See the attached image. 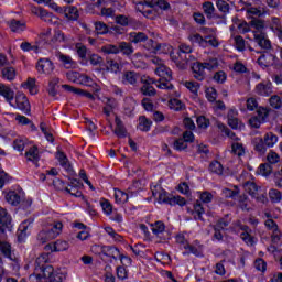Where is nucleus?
Listing matches in <instances>:
<instances>
[{"mask_svg":"<svg viewBox=\"0 0 282 282\" xmlns=\"http://www.w3.org/2000/svg\"><path fill=\"white\" fill-rule=\"evenodd\" d=\"M45 250H50L51 252H65V250H69V242L56 240L54 243L46 245Z\"/></svg>","mask_w":282,"mask_h":282,"instance_id":"obj_8","label":"nucleus"},{"mask_svg":"<svg viewBox=\"0 0 282 282\" xmlns=\"http://www.w3.org/2000/svg\"><path fill=\"white\" fill-rule=\"evenodd\" d=\"M154 85H156L158 89H173V84H171V80L166 79L154 80Z\"/></svg>","mask_w":282,"mask_h":282,"instance_id":"obj_56","label":"nucleus"},{"mask_svg":"<svg viewBox=\"0 0 282 282\" xmlns=\"http://www.w3.org/2000/svg\"><path fill=\"white\" fill-rule=\"evenodd\" d=\"M15 102L20 111H23L24 113H30V101L24 94H18L15 96Z\"/></svg>","mask_w":282,"mask_h":282,"instance_id":"obj_11","label":"nucleus"},{"mask_svg":"<svg viewBox=\"0 0 282 282\" xmlns=\"http://www.w3.org/2000/svg\"><path fill=\"white\" fill-rule=\"evenodd\" d=\"M254 91L258 96H265V97L272 96V83L270 82L259 83L256 86Z\"/></svg>","mask_w":282,"mask_h":282,"instance_id":"obj_12","label":"nucleus"},{"mask_svg":"<svg viewBox=\"0 0 282 282\" xmlns=\"http://www.w3.org/2000/svg\"><path fill=\"white\" fill-rule=\"evenodd\" d=\"M104 54H119L118 44H106L101 46Z\"/></svg>","mask_w":282,"mask_h":282,"instance_id":"obj_57","label":"nucleus"},{"mask_svg":"<svg viewBox=\"0 0 282 282\" xmlns=\"http://www.w3.org/2000/svg\"><path fill=\"white\" fill-rule=\"evenodd\" d=\"M101 254H104V257L112 259L113 261H118L119 258L121 263H127L128 265H131V258L120 253V249L115 246H102Z\"/></svg>","mask_w":282,"mask_h":282,"instance_id":"obj_2","label":"nucleus"},{"mask_svg":"<svg viewBox=\"0 0 282 282\" xmlns=\"http://www.w3.org/2000/svg\"><path fill=\"white\" fill-rule=\"evenodd\" d=\"M145 6L148 8H160L161 10H169L171 4L166 0H145Z\"/></svg>","mask_w":282,"mask_h":282,"instance_id":"obj_24","label":"nucleus"},{"mask_svg":"<svg viewBox=\"0 0 282 282\" xmlns=\"http://www.w3.org/2000/svg\"><path fill=\"white\" fill-rule=\"evenodd\" d=\"M204 213L205 210H204V206H202V202L196 200V203L194 204V212H193L194 218L196 220L204 221V217H203Z\"/></svg>","mask_w":282,"mask_h":282,"instance_id":"obj_34","label":"nucleus"},{"mask_svg":"<svg viewBox=\"0 0 282 282\" xmlns=\"http://www.w3.org/2000/svg\"><path fill=\"white\" fill-rule=\"evenodd\" d=\"M50 261V253H42L35 259V270L37 269L43 274V270L47 268L45 263Z\"/></svg>","mask_w":282,"mask_h":282,"instance_id":"obj_19","label":"nucleus"},{"mask_svg":"<svg viewBox=\"0 0 282 282\" xmlns=\"http://www.w3.org/2000/svg\"><path fill=\"white\" fill-rule=\"evenodd\" d=\"M159 203L160 204H170V206H186V198L182 196H171L166 191L161 189L159 192Z\"/></svg>","mask_w":282,"mask_h":282,"instance_id":"obj_3","label":"nucleus"},{"mask_svg":"<svg viewBox=\"0 0 282 282\" xmlns=\"http://www.w3.org/2000/svg\"><path fill=\"white\" fill-rule=\"evenodd\" d=\"M151 85H155V80H153V79H147L145 82H144V84H143V86L141 87V94L143 95V96H149V97H151V96H155L156 94H158V91L154 89V87L153 86H151Z\"/></svg>","mask_w":282,"mask_h":282,"instance_id":"obj_15","label":"nucleus"},{"mask_svg":"<svg viewBox=\"0 0 282 282\" xmlns=\"http://www.w3.org/2000/svg\"><path fill=\"white\" fill-rule=\"evenodd\" d=\"M137 10L138 12H141L145 19H150L151 21L158 17V11L151 7H148L147 2H139L137 4Z\"/></svg>","mask_w":282,"mask_h":282,"instance_id":"obj_7","label":"nucleus"},{"mask_svg":"<svg viewBox=\"0 0 282 282\" xmlns=\"http://www.w3.org/2000/svg\"><path fill=\"white\" fill-rule=\"evenodd\" d=\"M202 64L205 67V69H207L208 72H214V69H217L219 67V59H217L216 57H213L205 61Z\"/></svg>","mask_w":282,"mask_h":282,"instance_id":"obj_40","label":"nucleus"},{"mask_svg":"<svg viewBox=\"0 0 282 282\" xmlns=\"http://www.w3.org/2000/svg\"><path fill=\"white\" fill-rule=\"evenodd\" d=\"M2 78L6 80H14L17 78V70L12 66L2 68Z\"/></svg>","mask_w":282,"mask_h":282,"instance_id":"obj_37","label":"nucleus"},{"mask_svg":"<svg viewBox=\"0 0 282 282\" xmlns=\"http://www.w3.org/2000/svg\"><path fill=\"white\" fill-rule=\"evenodd\" d=\"M155 74L162 78L163 80H172L173 73L171 68L166 67V65H160L155 68Z\"/></svg>","mask_w":282,"mask_h":282,"instance_id":"obj_16","label":"nucleus"},{"mask_svg":"<svg viewBox=\"0 0 282 282\" xmlns=\"http://www.w3.org/2000/svg\"><path fill=\"white\" fill-rule=\"evenodd\" d=\"M56 159L58 160L61 166L65 169L66 171H69V160H67V155L63 153L62 151H57Z\"/></svg>","mask_w":282,"mask_h":282,"instance_id":"obj_47","label":"nucleus"},{"mask_svg":"<svg viewBox=\"0 0 282 282\" xmlns=\"http://www.w3.org/2000/svg\"><path fill=\"white\" fill-rule=\"evenodd\" d=\"M43 279H45V276L39 269H35L34 273L29 276L30 282H43Z\"/></svg>","mask_w":282,"mask_h":282,"instance_id":"obj_64","label":"nucleus"},{"mask_svg":"<svg viewBox=\"0 0 282 282\" xmlns=\"http://www.w3.org/2000/svg\"><path fill=\"white\" fill-rule=\"evenodd\" d=\"M207 35L205 36L206 47L210 45L212 47H219V41H217V37H215V29H205Z\"/></svg>","mask_w":282,"mask_h":282,"instance_id":"obj_21","label":"nucleus"},{"mask_svg":"<svg viewBox=\"0 0 282 282\" xmlns=\"http://www.w3.org/2000/svg\"><path fill=\"white\" fill-rule=\"evenodd\" d=\"M269 102L273 109H281L282 107V99L279 95H272L269 99Z\"/></svg>","mask_w":282,"mask_h":282,"instance_id":"obj_58","label":"nucleus"},{"mask_svg":"<svg viewBox=\"0 0 282 282\" xmlns=\"http://www.w3.org/2000/svg\"><path fill=\"white\" fill-rule=\"evenodd\" d=\"M240 238L242 239V241H245V243H247V246H254V243H257V239L252 237L250 232L240 234Z\"/></svg>","mask_w":282,"mask_h":282,"instance_id":"obj_61","label":"nucleus"},{"mask_svg":"<svg viewBox=\"0 0 282 282\" xmlns=\"http://www.w3.org/2000/svg\"><path fill=\"white\" fill-rule=\"evenodd\" d=\"M55 235L50 234L47 229H44L39 232L37 239L41 241V243H47V241H52L54 239Z\"/></svg>","mask_w":282,"mask_h":282,"instance_id":"obj_44","label":"nucleus"},{"mask_svg":"<svg viewBox=\"0 0 282 282\" xmlns=\"http://www.w3.org/2000/svg\"><path fill=\"white\" fill-rule=\"evenodd\" d=\"M253 39L259 47H261L262 50H270V47H272L268 35H265V33L263 32H253Z\"/></svg>","mask_w":282,"mask_h":282,"instance_id":"obj_9","label":"nucleus"},{"mask_svg":"<svg viewBox=\"0 0 282 282\" xmlns=\"http://www.w3.org/2000/svg\"><path fill=\"white\" fill-rule=\"evenodd\" d=\"M66 14L72 19L73 21H76L79 17L80 13L78 12V8L70 6L65 10Z\"/></svg>","mask_w":282,"mask_h":282,"instance_id":"obj_59","label":"nucleus"},{"mask_svg":"<svg viewBox=\"0 0 282 282\" xmlns=\"http://www.w3.org/2000/svg\"><path fill=\"white\" fill-rule=\"evenodd\" d=\"M248 14L251 17H263V14H268V8L267 7H250L247 9Z\"/></svg>","mask_w":282,"mask_h":282,"instance_id":"obj_35","label":"nucleus"},{"mask_svg":"<svg viewBox=\"0 0 282 282\" xmlns=\"http://www.w3.org/2000/svg\"><path fill=\"white\" fill-rule=\"evenodd\" d=\"M36 69L39 74L50 75L52 74V72H54V63H52V61H50L48 58L39 59L36 64Z\"/></svg>","mask_w":282,"mask_h":282,"instance_id":"obj_6","label":"nucleus"},{"mask_svg":"<svg viewBox=\"0 0 282 282\" xmlns=\"http://www.w3.org/2000/svg\"><path fill=\"white\" fill-rule=\"evenodd\" d=\"M234 45L238 52H243L246 50V40L241 35H236L234 36Z\"/></svg>","mask_w":282,"mask_h":282,"instance_id":"obj_53","label":"nucleus"},{"mask_svg":"<svg viewBox=\"0 0 282 282\" xmlns=\"http://www.w3.org/2000/svg\"><path fill=\"white\" fill-rule=\"evenodd\" d=\"M115 199H116L117 204H127V202H129V194H127L120 189H116L115 191Z\"/></svg>","mask_w":282,"mask_h":282,"instance_id":"obj_46","label":"nucleus"},{"mask_svg":"<svg viewBox=\"0 0 282 282\" xmlns=\"http://www.w3.org/2000/svg\"><path fill=\"white\" fill-rule=\"evenodd\" d=\"M256 113V117L260 119L261 122L265 123L268 116H270V110H268L265 107H259L257 108Z\"/></svg>","mask_w":282,"mask_h":282,"instance_id":"obj_51","label":"nucleus"},{"mask_svg":"<svg viewBox=\"0 0 282 282\" xmlns=\"http://www.w3.org/2000/svg\"><path fill=\"white\" fill-rule=\"evenodd\" d=\"M48 231L50 235H55L54 239H56V237H58V235H61V232H63V223L61 221H55L51 228L46 229Z\"/></svg>","mask_w":282,"mask_h":282,"instance_id":"obj_42","label":"nucleus"},{"mask_svg":"<svg viewBox=\"0 0 282 282\" xmlns=\"http://www.w3.org/2000/svg\"><path fill=\"white\" fill-rule=\"evenodd\" d=\"M243 188L246 193L251 195V197H257V194L261 191V187H259L254 182L245 183Z\"/></svg>","mask_w":282,"mask_h":282,"instance_id":"obj_33","label":"nucleus"},{"mask_svg":"<svg viewBox=\"0 0 282 282\" xmlns=\"http://www.w3.org/2000/svg\"><path fill=\"white\" fill-rule=\"evenodd\" d=\"M203 11L205 17H207V19H219V15H217L216 9H215V4H213V2L210 1H206L203 3Z\"/></svg>","mask_w":282,"mask_h":282,"instance_id":"obj_17","label":"nucleus"},{"mask_svg":"<svg viewBox=\"0 0 282 282\" xmlns=\"http://www.w3.org/2000/svg\"><path fill=\"white\" fill-rule=\"evenodd\" d=\"M272 58H274L273 55L269 54H262L260 55V57L258 58V65H260V67H262V69H265V67H270V65H272Z\"/></svg>","mask_w":282,"mask_h":282,"instance_id":"obj_38","label":"nucleus"},{"mask_svg":"<svg viewBox=\"0 0 282 282\" xmlns=\"http://www.w3.org/2000/svg\"><path fill=\"white\" fill-rule=\"evenodd\" d=\"M0 96L6 98L7 102L10 104L14 100V91L12 90V88L3 84H0Z\"/></svg>","mask_w":282,"mask_h":282,"instance_id":"obj_26","label":"nucleus"},{"mask_svg":"<svg viewBox=\"0 0 282 282\" xmlns=\"http://www.w3.org/2000/svg\"><path fill=\"white\" fill-rule=\"evenodd\" d=\"M262 141L264 142L265 147H268V149H272V147L279 142V137L274 134V132H267Z\"/></svg>","mask_w":282,"mask_h":282,"instance_id":"obj_30","label":"nucleus"},{"mask_svg":"<svg viewBox=\"0 0 282 282\" xmlns=\"http://www.w3.org/2000/svg\"><path fill=\"white\" fill-rule=\"evenodd\" d=\"M194 78L196 80H205L206 79V68L203 63L195 62L192 66Z\"/></svg>","mask_w":282,"mask_h":282,"instance_id":"obj_13","label":"nucleus"},{"mask_svg":"<svg viewBox=\"0 0 282 282\" xmlns=\"http://www.w3.org/2000/svg\"><path fill=\"white\" fill-rule=\"evenodd\" d=\"M254 151L259 153V155H265V151H268V145H265V142L263 139H258L254 143Z\"/></svg>","mask_w":282,"mask_h":282,"instance_id":"obj_49","label":"nucleus"},{"mask_svg":"<svg viewBox=\"0 0 282 282\" xmlns=\"http://www.w3.org/2000/svg\"><path fill=\"white\" fill-rule=\"evenodd\" d=\"M231 153H234V155H238V158L246 155V149L243 148V143H240L239 141H235L231 144Z\"/></svg>","mask_w":282,"mask_h":282,"instance_id":"obj_36","label":"nucleus"},{"mask_svg":"<svg viewBox=\"0 0 282 282\" xmlns=\"http://www.w3.org/2000/svg\"><path fill=\"white\" fill-rule=\"evenodd\" d=\"M189 41L194 45H199V47H206L205 37H203L199 33L189 35Z\"/></svg>","mask_w":282,"mask_h":282,"instance_id":"obj_43","label":"nucleus"},{"mask_svg":"<svg viewBox=\"0 0 282 282\" xmlns=\"http://www.w3.org/2000/svg\"><path fill=\"white\" fill-rule=\"evenodd\" d=\"M119 54H123V56H131L133 54V45L129 42H119L118 43Z\"/></svg>","mask_w":282,"mask_h":282,"instance_id":"obj_32","label":"nucleus"},{"mask_svg":"<svg viewBox=\"0 0 282 282\" xmlns=\"http://www.w3.org/2000/svg\"><path fill=\"white\" fill-rule=\"evenodd\" d=\"M106 68L108 72H111L112 74H118L120 72V64L115 59H107Z\"/></svg>","mask_w":282,"mask_h":282,"instance_id":"obj_48","label":"nucleus"},{"mask_svg":"<svg viewBox=\"0 0 282 282\" xmlns=\"http://www.w3.org/2000/svg\"><path fill=\"white\" fill-rule=\"evenodd\" d=\"M40 129L42 133H44L47 142H54V134H52V130L50 129V127H47V123L42 122L40 124Z\"/></svg>","mask_w":282,"mask_h":282,"instance_id":"obj_50","label":"nucleus"},{"mask_svg":"<svg viewBox=\"0 0 282 282\" xmlns=\"http://www.w3.org/2000/svg\"><path fill=\"white\" fill-rule=\"evenodd\" d=\"M227 119L231 129H241V121L237 118V111L230 110L227 115Z\"/></svg>","mask_w":282,"mask_h":282,"instance_id":"obj_22","label":"nucleus"},{"mask_svg":"<svg viewBox=\"0 0 282 282\" xmlns=\"http://www.w3.org/2000/svg\"><path fill=\"white\" fill-rule=\"evenodd\" d=\"M152 226V232L153 235H156V237H162L164 230H166V226L162 221H155Z\"/></svg>","mask_w":282,"mask_h":282,"instance_id":"obj_41","label":"nucleus"},{"mask_svg":"<svg viewBox=\"0 0 282 282\" xmlns=\"http://www.w3.org/2000/svg\"><path fill=\"white\" fill-rule=\"evenodd\" d=\"M12 230V217L6 209L0 207V252L7 259L14 261L12 258V246L6 241V232Z\"/></svg>","mask_w":282,"mask_h":282,"instance_id":"obj_1","label":"nucleus"},{"mask_svg":"<svg viewBox=\"0 0 282 282\" xmlns=\"http://www.w3.org/2000/svg\"><path fill=\"white\" fill-rule=\"evenodd\" d=\"M153 124V121L151 119L147 118L145 116L139 117V124L138 129L143 132H149L151 131V127Z\"/></svg>","mask_w":282,"mask_h":282,"instance_id":"obj_27","label":"nucleus"},{"mask_svg":"<svg viewBox=\"0 0 282 282\" xmlns=\"http://www.w3.org/2000/svg\"><path fill=\"white\" fill-rule=\"evenodd\" d=\"M8 25L11 30V32H15L17 34H21V32H25V23L21 22L19 20H11L8 22Z\"/></svg>","mask_w":282,"mask_h":282,"instance_id":"obj_25","label":"nucleus"},{"mask_svg":"<svg viewBox=\"0 0 282 282\" xmlns=\"http://www.w3.org/2000/svg\"><path fill=\"white\" fill-rule=\"evenodd\" d=\"M23 192L10 191L9 193L6 194V200L11 206H19V204L23 202Z\"/></svg>","mask_w":282,"mask_h":282,"instance_id":"obj_10","label":"nucleus"},{"mask_svg":"<svg viewBox=\"0 0 282 282\" xmlns=\"http://www.w3.org/2000/svg\"><path fill=\"white\" fill-rule=\"evenodd\" d=\"M55 56L66 69H73V67H76V62L72 58V56L65 55L61 52H57Z\"/></svg>","mask_w":282,"mask_h":282,"instance_id":"obj_14","label":"nucleus"},{"mask_svg":"<svg viewBox=\"0 0 282 282\" xmlns=\"http://www.w3.org/2000/svg\"><path fill=\"white\" fill-rule=\"evenodd\" d=\"M206 98L208 102H215L217 100V89L209 87L206 89Z\"/></svg>","mask_w":282,"mask_h":282,"instance_id":"obj_63","label":"nucleus"},{"mask_svg":"<svg viewBox=\"0 0 282 282\" xmlns=\"http://www.w3.org/2000/svg\"><path fill=\"white\" fill-rule=\"evenodd\" d=\"M269 199H271L272 204H280L282 200V194L279 189H270L269 191Z\"/></svg>","mask_w":282,"mask_h":282,"instance_id":"obj_52","label":"nucleus"},{"mask_svg":"<svg viewBox=\"0 0 282 282\" xmlns=\"http://www.w3.org/2000/svg\"><path fill=\"white\" fill-rule=\"evenodd\" d=\"M145 44L143 45V47L150 52V54H158V52H160V47H162V44L151 40V39H148L145 42Z\"/></svg>","mask_w":282,"mask_h":282,"instance_id":"obj_28","label":"nucleus"},{"mask_svg":"<svg viewBox=\"0 0 282 282\" xmlns=\"http://www.w3.org/2000/svg\"><path fill=\"white\" fill-rule=\"evenodd\" d=\"M115 134L117 138H127V128H124V123H122V119L120 117L115 118Z\"/></svg>","mask_w":282,"mask_h":282,"instance_id":"obj_18","label":"nucleus"},{"mask_svg":"<svg viewBox=\"0 0 282 282\" xmlns=\"http://www.w3.org/2000/svg\"><path fill=\"white\" fill-rule=\"evenodd\" d=\"M23 87H25L26 89H29L30 94H32V96L36 95L39 93V90L36 89V79L35 78H28L26 82H24L22 84Z\"/></svg>","mask_w":282,"mask_h":282,"instance_id":"obj_39","label":"nucleus"},{"mask_svg":"<svg viewBox=\"0 0 282 282\" xmlns=\"http://www.w3.org/2000/svg\"><path fill=\"white\" fill-rule=\"evenodd\" d=\"M192 58H194L193 55L186 53H177V55L172 56V59L174 61L178 69H186Z\"/></svg>","mask_w":282,"mask_h":282,"instance_id":"obj_5","label":"nucleus"},{"mask_svg":"<svg viewBox=\"0 0 282 282\" xmlns=\"http://www.w3.org/2000/svg\"><path fill=\"white\" fill-rule=\"evenodd\" d=\"M170 108H172L174 111H182V109H184V104L182 100L173 98L170 100Z\"/></svg>","mask_w":282,"mask_h":282,"instance_id":"obj_62","label":"nucleus"},{"mask_svg":"<svg viewBox=\"0 0 282 282\" xmlns=\"http://www.w3.org/2000/svg\"><path fill=\"white\" fill-rule=\"evenodd\" d=\"M250 25L251 28H254V32H263V30L265 29V21L259 19V18H253L250 21Z\"/></svg>","mask_w":282,"mask_h":282,"instance_id":"obj_45","label":"nucleus"},{"mask_svg":"<svg viewBox=\"0 0 282 282\" xmlns=\"http://www.w3.org/2000/svg\"><path fill=\"white\" fill-rule=\"evenodd\" d=\"M95 30L97 32V34H107L109 32V26H107V24H105V22H95Z\"/></svg>","mask_w":282,"mask_h":282,"instance_id":"obj_60","label":"nucleus"},{"mask_svg":"<svg viewBox=\"0 0 282 282\" xmlns=\"http://www.w3.org/2000/svg\"><path fill=\"white\" fill-rule=\"evenodd\" d=\"M63 89L66 91H70L72 94H76L77 96H85V98H88V100H94L95 97L91 95V93L84 91L83 89L75 88L69 85H63Z\"/></svg>","mask_w":282,"mask_h":282,"instance_id":"obj_20","label":"nucleus"},{"mask_svg":"<svg viewBox=\"0 0 282 282\" xmlns=\"http://www.w3.org/2000/svg\"><path fill=\"white\" fill-rule=\"evenodd\" d=\"M140 75L133 70H128L123 73V83L127 85H135L138 83Z\"/></svg>","mask_w":282,"mask_h":282,"instance_id":"obj_29","label":"nucleus"},{"mask_svg":"<svg viewBox=\"0 0 282 282\" xmlns=\"http://www.w3.org/2000/svg\"><path fill=\"white\" fill-rule=\"evenodd\" d=\"M33 220H24L20 226H19V234L18 237H26L28 236V229L30 228V225L32 224Z\"/></svg>","mask_w":282,"mask_h":282,"instance_id":"obj_54","label":"nucleus"},{"mask_svg":"<svg viewBox=\"0 0 282 282\" xmlns=\"http://www.w3.org/2000/svg\"><path fill=\"white\" fill-rule=\"evenodd\" d=\"M130 43H147L149 41V36H147L143 32H131L129 34Z\"/></svg>","mask_w":282,"mask_h":282,"instance_id":"obj_23","label":"nucleus"},{"mask_svg":"<svg viewBox=\"0 0 282 282\" xmlns=\"http://www.w3.org/2000/svg\"><path fill=\"white\" fill-rule=\"evenodd\" d=\"M43 276L47 279L50 282H63L67 276L61 269H54V267L46 264L45 269H43Z\"/></svg>","mask_w":282,"mask_h":282,"instance_id":"obj_4","label":"nucleus"},{"mask_svg":"<svg viewBox=\"0 0 282 282\" xmlns=\"http://www.w3.org/2000/svg\"><path fill=\"white\" fill-rule=\"evenodd\" d=\"M30 10L32 14H35V17H41V19H45V17H50V13L42 8L35 7L33 4H30Z\"/></svg>","mask_w":282,"mask_h":282,"instance_id":"obj_55","label":"nucleus"},{"mask_svg":"<svg viewBox=\"0 0 282 282\" xmlns=\"http://www.w3.org/2000/svg\"><path fill=\"white\" fill-rule=\"evenodd\" d=\"M25 158L29 162H39L41 156L39 155V148L36 145L31 147L25 152Z\"/></svg>","mask_w":282,"mask_h":282,"instance_id":"obj_31","label":"nucleus"}]
</instances>
